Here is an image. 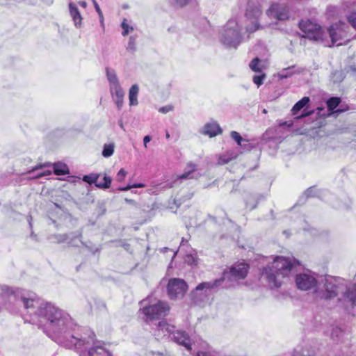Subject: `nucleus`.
I'll return each mask as SVG.
<instances>
[{
    "mask_svg": "<svg viewBox=\"0 0 356 356\" xmlns=\"http://www.w3.org/2000/svg\"><path fill=\"white\" fill-rule=\"evenodd\" d=\"M168 185H169V187H170V188H171V187H172V186H173V184H169Z\"/></svg>",
    "mask_w": 356,
    "mask_h": 356,
    "instance_id": "62",
    "label": "nucleus"
},
{
    "mask_svg": "<svg viewBox=\"0 0 356 356\" xmlns=\"http://www.w3.org/2000/svg\"><path fill=\"white\" fill-rule=\"evenodd\" d=\"M68 235V240L67 241V243L69 246L72 247H78L79 243L83 244L86 247H87L86 245L82 241V232L79 231L77 232H71L67 234Z\"/></svg>",
    "mask_w": 356,
    "mask_h": 356,
    "instance_id": "25",
    "label": "nucleus"
},
{
    "mask_svg": "<svg viewBox=\"0 0 356 356\" xmlns=\"http://www.w3.org/2000/svg\"><path fill=\"white\" fill-rule=\"evenodd\" d=\"M267 15L278 20H286L289 17V8L283 4L273 3L267 10Z\"/></svg>",
    "mask_w": 356,
    "mask_h": 356,
    "instance_id": "16",
    "label": "nucleus"
},
{
    "mask_svg": "<svg viewBox=\"0 0 356 356\" xmlns=\"http://www.w3.org/2000/svg\"><path fill=\"white\" fill-rule=\"evenodd\" d=\"M348 22L356 29V13H351L348 17Z\"/></svg>",
    "mask_w": 356,
    "mask_h": 356,
    "instance_id": "46",
    "label": "nucleus"
},
{
    "mask_svg": "<svg viewBox=\"0 0 356 356\" xmlns=\"http://www.w3.org/2000/svg\"><path fill=\"white\" fill-rule=\"evenodd\" d=\"M69 11L70 16L74 22V26L76 28H81L82 26L83 17L74 3H69Z\"/></svg>",
    "mask_w": 356,
    "mask_h": 356,
    "instance_id": "22",
    "label": "nucleus"
},
{
    "mask_svg": "<svg viewBox=\"0 0 356 356\" xmlns=\"http://www.w3.org/2000/svg\"><path fill=\"white\" fill-rule=\"evenodd\" d=\"M97 183H104V180L100 181H97Z\"/></svg>",
    "mask_w": 356,
    "mask_h": 356,
    "instance_id": "63",
    "label": "nucleus"
},
{
    "mask_svg": "<svg viewBox=\"0 0 356 356\" xmlns=\"http://www.w3.org/2000/svg\"><path fill=\"white\" fill-rule=\"evenodd\" d=\"M201 176L200 173L197 172V166L193 163H188L186 165V168L183 174L177 176V180L174 181L175 183L177 180L183 179H198Z\"/></svg>",
    "mask_w": 356,
    "mask_h": 356,
    "instance_id": "19",
    "label": "nucleus"
},
{
    "mask_svg": "<svg viewBox=\"0 0 356 356\" xmlns=\"http://www.w3.org/2000/svg\"><path fill=\"white\" fill-rule=\"evenodd\" d=\"M261 15L262 12L259 5L251 1L248 3L245 14L247 20L249 22V24L246 26L247 31L252 33L261 28L259 22Z\"/></svg>",
    "mask_w": 356,
    "mask_h": 356,
    "instance_id": "9",
    "label": "nucleus"
},
{
    "mask_svg": "<svg viewBox=\"0 0 356 356\" xmlns=\"http://www.w3.org/2000/svg\"><path fill=\"white\" fill-rule=\"evenodd\" d=\"M172 339L177 343L184 346L188 350H191V340L186 332L175 331L172 334Z\"/></svg>",
    "mask_w": 356,
    "mask_h": 356,
    "instance_id": "20",
    "label": "nucleus"
},
{
    "mask_svg": "<svg viewBox=\"0 0 356 356\" xmlns=\"http://www.w3.org/2000/svg\"><path fill=\"white\" fill-rule=\"evenodd\" d=\"M315 188L314 187H311L309 188H308L303 194V195L300 198L299 200V202L302 201V200H306L307 197H314V191H315Z\"/></svg>",
    "mask_w": 356,
    "mask_h": 356,
    "instance_id": "43",
    "label": "nucleus"
},
{
    "mask_svg": "<svg viewBox=\"0 0 356 356\" xmlns=\"http://www.w3.org/2000/svg\"><path fill=\"white\" fill-rule=\"evenodd\" d=\"M265 78L266 74L264 73L260 72L259 74H255L253 76L252 81L259 88L263 83Z\"/></svg>",
    "mask_w": 356,
    "mask_h": 356,
    "instance_id": "41",
    "label": "nucleus"
},
{
    "mask_svg": "<svg viewBox=\"0 0 356 356\" xmlns=\"http://www.w3.org/2000/svg\"><path fill=\"white\" fill-rule=\"evenodd\" d=\"M165 136H166L167 138H170V134H169V133L168 131L166 132V135Z\"/></svg>",
    "mask_w": 356,
    "mask_h": 356,
    "instance_id": "60",
    "label": "nucleus"
},
{
    "mask_svg": "<svg viewBox=\"0 0 356 356\" xmlns=\"http://www.w3.org/2000/svg\"><path fill=\"white\" fill-rule=\"evenodd\" d=\"M222 286V280H215L212 282H204L199 284L190 294L192 302L197 305L207 302L212 292Z\"/></svg>",
    "mask_w": 356,
    "mask_h": 356,
    "instance_id": "5",
    "label": "nucleus"
},
{
    "mask_svg": "<svg viewBox=\"0 0 356 356\" xmlns=\"http://www.w3.org/2000/svg\"><path fill=\"white\" fill-rule=\"evenodd\" d=\"M296 68V65H292L289 67L283 69L278 74V76L280 79H286L288 77L291 76L293 74L296 73H301L303 71L302 68Z\"/></svg>",
    "mask_w": 356,
    "mask_h": 356,
    "instance_id": "27",
    "label": "nucleus"
},
{
    "mask_svg": "<svg viewBox=\"0 0 356 356\" xmlns=\"http://www.w3.org/2000/svg\"><path fill=\"white\" fill-rule=\"evenodd\" d=\"M114 152L113 144H105L102 151L103 156L108 158L110 157Z\"/></svg>",
    "mask_w": 356,
    "mask_h": 356,
    "instance_id": "38",
    "label": "nucleus"
},
{
    "mask_svg": "<svg viewBox=\"0 0 356 356\" xmlns=\"http://www.w3.org/2000/svg\"><path fill=\"white\" fill-rule=\"evenodd\" d=\"M145 186V185L144 184L141 183L132 184L133 188H143Z\"/></svg>",
    "mask_w": 356,
    "mask_h": 356,
    "instance_id": "54",
    "label": "nucleus"
},
{
    "mask_svg": "<svg viewBox=\"0 0 356 356\" xmlns=\"http://www.w3.org/2000/svg\"><path fill=\"white\" fill-rule=\"evenodd\" d=\"M88 356H111V354L102 346H95L88 350Z\"/></svg>",
    "mask_w": 356,
    "mask_h": 356,
    "instance_id": "28",
    "label": "nucleus"
},
{
    "mask_svg": "<svg viewBox=\"0 0 356 356\" xmlns=\"http://www.w3.org/2000/svg\"><path fill=\"white\" fill-rule=\"evenodd\" d=\"M300 30L305 33V36L315 40L321 38V27L310 20H301L299 23Z\"/></svg>",
    "mask_w": 356,
    "mask_h": 356,
    "instance_id": "14",
    "label": "nucleus"
},
{
    "mask_svg": "<svg viewBox=\"0 0 356 356\" xmlns=\"http://www.w3.org/2000/svg\"><path fill=\"white\" fill-rule=\"evenodd\" d=\"M341 292L343 294L339 299V301L351 307L356 305V284H343V290Z\"/></svg>",
    "mask_w": 356,
    "mask_h": 356,
    "instance_id": "15",
    "label": "nucleus"
},
{
    "mask_svg": "<svg viewBox=\"0 0 356 356\" xmlns=\"http://www.w3.org/2000/svg\"><path fill=\"white\" fill-rule=\"evenodd\" d=\"M245 203L247 209L252 210L257 207L258 200L254 195L249 193L245 197Z\"/></svg>",
    "mask_w": 356,
    "mask_h": 356,
    "instance_id": "31",
    "label": "nucleus"
},
{
    "mask_svg": "<svg viewBox=\"0 0 356 356\" xmlns=\"http://www.w3.org/2000/svg\"><path fill=\"white\" fill-rule=\"evenodd\" d=\"M151 140V137L149 136H145L143 138L144 146L147 147V143Z\"/></svg>",
    "mask_w": 356,
    "mask_h": 356,
    "instance_id": "52",
    "label": "nucleus"
},
{
    "mask_svg": "<svg viewBox=\"0 0 356 356\" xmlns=\"http://www.w3.org/2000/svg\"><path fill=\"white\" fill-rule=\"evenodd\" d=\"M240 154L239 151L237 149H232L226 152L225 153L220 154L218 156V164L219 165H225L228 163L229 161L235 159L238 154Z\"/></svg>",
    "mask_w": 356,
    "mask_h": 356,
    "instance_id": "24",
    "label": "nucleus"
},
{
    "mask_svg": "<svg viewBox=\"0 0 356 356\" xmlns=\"http://www.w3.org/2000/svg\"><path fill=\"white\" fill-rule=\"evenodd\" d=\"M230 136L236 142V143L243 147V149H248V147H246L247 145H249L248 141L243 139L239 133L235 131H232L230 133Z\"/></svg>",
    "mask_w": 356,
    "mask_h": 356,
    "instance_id": "32",
    "label": "nucleus"
},
{
    "mask_svg": "<svg viewBox=\"0 0 356 356\" xmlns=\"http://www.w3.org/2000/svg\"><path fill=\"white\" fill-rule=\"evenodd\" d=\"M122 246H123L126 250H128L130 245H129L128 243H124V244L122 245Z\"/></svg>",
    "mask_w": 356,
    "mask_h": 356,
    "instance_id": "59",
    "label": "nucleus"
},
{
    "mask_svg": "<svg viewBox=\"0 0 356 356\" xmlns=\"http://www.w3.org/2000/svg\"><path fill=\"white\" fill-rule=\"evenodd\" d=\"M49 163H44V164L38 165L33 167L31 170L29 171V173H31L32 172H34V171H36V170H40V169H43L46 166H49Z\"/></svg>",
    "mask_w": 356,
    "mask_h": 356,
    "instance_id": "48",
    "label": "nucleus"
},
{
    "mask_svg": "<svg viewBox=\"0 0 356 356\" xmlns=\"http://www.w3.org/2000/svg\"><path fill=\"white\" fill-rule=\"evenodd\" d=\"M53 169L54 173L57 175H65L69 174V168L64 163H55L53 165Z\"/></svg>",
    "mask_w": 356,
    "mask_h": 356,
    "instance_id": "30",
    "label": "nucleus"
},
{
    "mask_svg": "<svg viewBox=\"0 0 356 356\" xmlns=\"http://www.w3.org/2000/svg\"><path fill=\"white\" fill-rule=\"evenodd\" d=\"M318 280L315 274L311 271L298 273L296 275L295 282L297 288L301 291H309L316 289Z\"/></svg>",
    "mask_w": 356,
    "mask_h": 356,
    "instance_id": "10",
    "label": "nucleus"
},
{
    "mask_svg": "<svg viewBox=\"0 0 356 356\" xmlns=\"http://www.w3.org/2000/svg\"><path fill=\"white\" fill-rule=\"evenodd\" d=\"M341 103V99L339 97H331L327 101V106L328 108L329 111L334 112V113H341L347 110V108H339L337 110V107Z\"/></svg>",
    "mask_w": 356,
    "mask_h": 356,
    "instance_id": "26",
    "label": "nucleus"
},
{
    "mask_svg": "<svg viewBox=\"0 0 356 356\" xmlns=\"http://www.w3.org/2000/svg\"><path fill=\"white\" fill-rule=\"evenodd\" d=\"M79 4L83 8H86L88 4L85 1H79Z\"/></svg>",
    "mask_w": 356,
    "mask_h": 356,
    "instance_id": "57",
    "label": "nucleus"
},
{
    "mask_svg": "<svg viewBox=\"0 0 356 356\" xmlns=\"http://www.w3.org/2000/svg\"><path fill=\"white\" fill-rule=\"evenodd\" d=\"M127 175V172L123 169H120L116 175V180L119 182L122 181Z\"/></svg>",
    "mask_w": 356,
    "mask_h": 356,
    "instance_id": "45",
    "label": "nucleus"
},
{
    "mask_svg": "<svg viewBox=\"0 0 356 356\" xmlns=\"http://www.w3.org/2000/svg\"><path fill=\"white\" fill-rule=\"evenodd\" d=\"M298 265L299 262L295 259L277 256L270 264L264 268L261 276L271 288H278L282 283V279L289 276Z\"/></svg>",
    "mask_w": 356,
    "mask_h": 356,
    "instance_id": "2",
    "label": "nucleus"
},
{
    "mask_svg": "<svg viewBox=\"0 0 356 356\" xmlns=\"http://www.w3.org/2000/svg\"><path fill=\"white\" fill-rule=\"evenodd\" d=\"M99 21H100V24H101L102 26L104 27V15H102V17H99Z\"/></svg>",
    "mask_w": 356,
    "mask_h": 356,
    "instance_id": "58",
    "label": "nucleus"
},
{
    "mask_svg": "<svg viewBox=\"0 0 356 356\" xmlns=\"http://www.w3.org/2000/svg\"><path fill=\"white\" fill-rule=\"evenodd\" d=\"M170 310L166 302L158 301L156 304L144 306L141 311L145 316V321L147 323H153L154 320L165 316Z\"/></svg>",
    "mask_w": 356,
    "mask_h": 356,
    "instance_id": "6",
    "label": "nucleus"
},
{
    "mask_svg": "<svg viewBox=\"0 0 356 356\" xmlns=\"http://www.w3.org/2000/svg\"><path fill=\"white\" fill-rule=\"evenodd\" d=\"M110 91L114 101L115 102L118 108L121 109L123 106L124 92L120 86V83L110 86Z\"/></svg>",
    "mask_w": 356,
    "mask_h": 356,
    "instance_id": "21",
    "label": "nucleus"
},
{
    "mask_svg": "<svg viewBox=\"0 0 356 356\" xmlns=\"http://www.w3.org/2000/svg\"><path fill=\"white\" fill-rule=\"evenodd\" d=\"M263 113H266V109H264V110H263Z\"/></svg>",
    "mask_w": 356,
    "mask_h": 356,
    "instance_id": "64",
    "label": "nucleus"
},
{
    "mask_svg": "<svg viewBox=\"0 0 356 356\" xmlns=\"http://www.w3.org/2000/svg\"><path fill=\"white\" fill-rule=\"evenodd\" d=\"M49 239L55 243H63L68 240L67 234H55L49 236Z\"/></svg>",
    "mask_w": 356,
    "mask_h": 356,
    "instance_id": "35",
    "label": "nucleus"
},
{
    "mask_svg": "<svg viewBox=\"0 0 356 356\" xmlns=\"http://www.w3.org/2000/svg\"><path fill=\"white\" fill-rule=\"evenodd\" d=\"M343 290V284L340 278L327 275L318 282L314 293L317 298L330 300L337 297Z\"/></svg>",
    "mask_w": 356,
    "mask_h": 356,
    "instance_id": "4",
    "label": "nucleus"
},
{
    "mask_svg": "<svg viewBox=\"0 0 356 356\" xmlns=\"http://www.w3.org/2000/svg\"><path fill=\"white\" fill-rule=\"evenodd\" d=\"M188 290L186 282L181 279H170L168 282L167 291L171 299L181 298Z\"/></svg>",
    "mask_w": 356,
    "mask_h": 356,
    "instance_id": "12",
    "label": "nucleus"
},
{
    "mask_svg": "<svg viewBox=\"0 0 356 356\" xmlns=\"http://www.w3.org/2000/svg\"><path fill=\"white\" fill-rule=\"evenodd\" d=\"M196 356H221V355L211 348L207 347L205 350H199Z\"/></svg>",
    "mask_w": 356,
    "mask_h": 356,
    "instance_id": "36",
    "label": "nucleus"
},
{
    "mask_svg": "<svg viewBox=\"0 0 356 356\" xmlns=\"http://www.w3.org/2000/svg\"><path fill=\"white\" fill-rule=\"evenodd\" d=\"M132 188H133L132 185L129 184L127 186L120 188L119 190L120 191H128V190H129V189H131Z\"/></svg>",
    "mask_w": 356,
    "mask_h": 356,
    "instance_id": "53",
    "label": "nucleus"
},
{
    "mask_svg": "<svg viewBox=\"0 0 356 356\" xmlns=\"http://www.w3.org/2000/svg\"><path fill=\"white\" fill-rule=\"evenodd\" d=\"M100 174L90 173L89 175H84L83 177V181L89 184H95V186L99 188L107 189L110 188L112 181L111 177L104 175V183H97Z\"/></svg>",
    "mask_w": 356,
    "mask_h": 356,
    "instance_id": "17",
    "label": "nucleus"
},
{
    "mask_svg": "<svg viewBox=\"0 0 356 356\" xmlns=\"http://www.w3.org/2000/svg\"><path fill=\"white\" fill-rule=\"evenodd\" d=\"M319 349L316 342L303 341L293 349L291 356H316Z\"/></svg>",
    "mask_w": 356,
    "mask_h": 356,
    "instance_id": "13",
    "label": "nucleus"
},
{
    "mask_svg": "<svg viewBox=\"0 0 356 356\" xmlns=\"http://www.w3.org/2000/svg\"><path fill=\"white\" fill-rule=\"evenodd\" d=\"M242 26L236 19H230L220 32V41L229 48H237L243 41Z\"/></svg>",
    "mask_w": 356,
    "mask_h": 356,
    "instance_id": "3",
    "label": "nucleus"
},
{
    "mask_svg": "<svg viewBox=\"0 0 356 356\" xmlns=\"http://www.w3.org/2000/svg\"><path fill=\"white\" fill-rule=\"evenodd\" d=\"M32 220H33V218L31 215L27 216V221L29 224L30 227H32Z\"/></svg>",
    "mask_w": 356,
    "mask_h": 356,
    "instance_id": "56",
    "label": "nucleus"
},
{
    "mask_svg": "<svg viewBox=\"0 0 356 356\" xmlns=\"http://www.w3.org/2000/svg\"><path fill=\"white\" fill-rule=\"evenodd\" d=\"M106 74L108 81L110 83V86L119 84V81L114 70L106 67Z\"/></svg>",
    "mask_w": 356,
    "mask_h": 356,
    "instance_id": "34",
    "label": "nucleus"
},
{
    "mask_svg": "<svg viewBox=\"0 0 356 356\" xmlns=\"http://www.w3.org/2000/svg\"><path fill=\"white\" fill-rule=\"evenodd\" d=\"M292 126V121L280 122L278 127H272L267 129L263 134L262 140L265 141L266 143H275L276 147H277V144L281 143L283 140V136H279L280 132H281V129H284L285 127L289 128Z\"/></svg>",
    "mask_w": 356,
    "mask_h": 356,
    "instance_id": "11",
    "label": "nucleus"
},
{
    "mask_svg": "<svg viewBox=\"0 0 356 356\" xmlns=\"http://www.w3.org/2000/svg\"><path fill=\"white\" fill-rule=\"evenodd\" d=\"M190 0H170L171 4L175 8H181L186 6Z\"/></svg>",
    "mask_w": 356,
    "mask_h": 356,
    "instance_id": "44",
    "label": "nucleus"
},
{
    "mask_svg": "<svg viewBox=\"0 0 356 356\" xmlns=\"http://www.w3.org/2000/svg\"><path fill=\"white\" fill-rule=\"evenodd\" d=\"M310 99L309 97H304L299 100L292 108L291 112L293 115H296L302 108H303L309 102Z\"/></svg>",
    "mask_w": 356,
    "mask_h": 356,
    "instance_id": "33",
    "label": "nucleus"
},
{
    "mask_svg": "<svg viewBox=\"0 0 356 356\" xmlns=\"http://www.w3.org/2000/svg\"><path fill=\"white\" fill-rule=\"evenodd\" d=\"M348 28V24L341 21L330 26L328 33L332 45L346 44L350 41V38H347Z\"/></svg>",
    "mask_w": 356,
    "mask_h": 356,
    "instance_id": "8",
    "label": "nucleus"
},
{
    "mask_svg": "<svg viewBox=\"0 0 356 356\" xmlns=\"http://www.w3.org/2000/svg\"><path fill=\"white\" fill-rule=\"evenodd\" d=\"M139 92V87L137 84L133 85L129 89V104L131 106H136L138 104V95Z\"/></svg>",
    "mask_w": 356,
    "mask_h": 356,
    "instance_id": "29",
    "label": "nucleus"
},
{
    "mask_svg": "<svg viewBox=\"0 0 356 356\" xmlns=\"http://www.w3.org/2000/svg\"><path fill=\"white\" fill-rule=\"evenodd\" d=\"M314 113V111H307V112H305V111H304V112H303L300 115L296 117V118H295V119H296V120H300V119H301V118H305V117L309 116V115H311V114H312V113Z\"/></svg>",
    "mask_w": 356,
    "mask_h": 356,
    "instance_id": "51",
    "label": "nucleus"
},
{
    "mask_svg": "<svg viewBox=\"0 0 356 356\" xmlns=\"http://www.w3.org/2000/svg\"><path fill=\"white\" fill-rule=\"evenodd\" d=\"M136 36L131 35L129 38L127 50L128 51L134 52L136 50Z\"/></svg>",
    "mask_w": 356,
    "mask_h": 356,
    "instance_id": "40",
    "label": "nucleus"
},
{
    "mask_svg": "<svg viewBox=\"0 0 356 356\" xmlns=\"http://www.w3.org/2000/svg\"><path fill=\"white\" fill-rule=\"evenodd\" d=\"M121 27L123 29L122 33V35L123 36L127 35L130 32L134 31V27L131 26H129L127 24V19H123V21H122V22L121 24Z\"/></svg>",
    "mask_w": 356,
    "mask_h": 356,
    "instance_id": "39",
    "label": "nucleus"
},
{
    "mask_svg": "<svg viewBox=\"0 0 356 356\" xmlns=\"http://www.w3.org/2000/svg\"><path fill=\"white\" fill-rule=\"evenodd\" d=\"M173 110V106L172 105H166L165 106H162L159 109V111L162 113H167Z\"/></svg>",
    "mask_w": 356,
    "mask_h": 356,
    "instance_id": "47",
    "label": "nucleus"
},
{
    "mask_svg": "<svg viewBox=\"0 0 356 356\" xmlns=\"http://www.w3.org/2000/svg\"><path fill=\"white\" fill-rule=\"evenodd\" d=\"M261 60L258 58H254L250 63V67L252 70H253L255 72H261L262 66H261Z\"/></svg>",
    "mask_w": 356,
    "mask_h": 356,
    "instance_id": "37",
    "label": "nucleus"
},
{
    "mask_svg": "<svg viewBox=\"0 0 356 356\" xmlns=\"http://www.w3.org/2000/svg\"><path fill=\"white\" fill-rule=\"evenodd\" d=\"M154 331V334L158 338H161L168 334H172L175 332V326L168 324L164 321H159L158 323H154L152 327Z\"/></svg>",
    "mask_w": 356,
    "mask_h": 356,
    "instance_id": "18",
    "label": "nucleus"
},
{
    "mask_svg": "<svg viewBox=\"0 0 356 356\" xmlns=\"http://www.w3.org/2000/svg\"><path fill=\"white\" fill-rule=\"evenodd\" d=\"M51 174V170H44L43 172L38 174L35 177L37 178H39V177H44V176H47V175H50Z\"/></svg>",
    "mask_w": 356,
    "mask_h": 356,
    "instance_id": "50",
    "label": "nucleus"
},
{
    "mask_svg": "<svg viewBox=\"0 0 356 356\" xmlns=\"http://www.w3.org/2000/svg\"><path fill=\"white\" fill-rule=\"evenodd\" d=\"M185 262L188 265L193 266L197 264V257L196 254H188L185 257Z\"/></svg>",
    "mask_w": 356,
    "mask_h": 356,
    "instance_id": "42",
    "label": "nucleus"
},
{
    "mask_svg": "<svg viewBox=\"0 0 356 356\" xmlns=\"http://www.w3.org/2000/svg\"><path fill=\"white\" fill-rule=\"evenodd\" d=\"M168 31L170 33H176L177 28L175 26H170L168 29Z\"/></svg>",
    "mask_w": 356,
    "mask_h": 356,
    "instance_id": "55",
    "label": "nucleus"
},
{
    "mask_svg": "<svg viewBox=\"0 0 356 356\" xmlns=\"http://www.w3.org/2000/svg\"><path fill=\"white\" fill-rule=\"evenodd\" d=\"M249 266L245 263H236L231 266L229 271H225L222 277L218 280H222V284L227 280L231 282H236L240 280L244 279L248 273ZM234 285L233 283L226 284L222 287H228Z\"/></svg>",
    "mask_w": 356,
    "mask_h": 356,
    "instance_id": "7",
    "label": "nucleus"
},
{
    "mask_svg": "<svg viewBox=\"0 0 356 356\" xmlns=\"http://www.w3.org/2000/svg\"><path fill=\"white\" fill-rule=\"evenodd\" d=\"M9 298L21 302L27 310L30 323L42 328L58 343L68 348L81 350L94 342L93 332L88 339L83 337L79 327L68 314L50 302H44L35 293L21 289H10Z\"/></svg>",
    "mask_w": 356,
    "mask_h": 356,
    "instance_id": "1",
    "label": "nucleus"
},
{
    "mask_svg": "<svg viewBox=\"0 0 356 356\" xmlns=\"http://www.w3.org/2000/svg\"><path fill=\"white\" fill-rule=\"evenodd\" d=\"M92 1L93 2L95 8L98 13L99 17H102V15H103V13L99 8V6L97 3L96 0H92Z\"/></svg>",
    "mask_w": 356,
    "mask_h": 356,
    "instance_id": "49",
    "label": "nucleus"
},
{
    "mask_svg": "<svg viewBox=\"0 0 356 356\" xmlns=\"http://www.w3.org/2000/svg\"><path fill=\"white\" fill-rule=\"evenodd\" d=\"M184 242H185V241H184V239H182V241H181V246H183V245H184Z\"/></svg>",
    "mask_w": 356,
    "mask_h": 356,
    "instance_id": "61",
    "label": "nucleus"
},
{
    "mask_svg": "<svg viewBox=\"0 0 356 356\" xmlns=\"http://www.w3.org/2000/svg\"><path fill=\"white\" fill-rule=\"evenodd\" d=\"M204 135L213 137L222 133V129L219 124L216 122L207 123L201 131Z\"/></svg>",
    "mask_w": 356,
    "mask_h": 356,
    "instance_id": "23",
    "label": "nucleus"
}]
</instances>
